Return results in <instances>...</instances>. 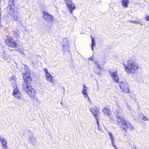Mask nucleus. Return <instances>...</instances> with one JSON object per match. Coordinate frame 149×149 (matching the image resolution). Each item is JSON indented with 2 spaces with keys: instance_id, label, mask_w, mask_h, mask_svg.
<instances>
[{
  "instance_id": "obj_1",
  "label": "nucleus",
  "mask_w": 149,
  "mask_h": 149,
  "mask_svg": "<svg viewBox=\"0 0 149 149\" xmlns=\"http://www.w3.org/2000/svg\"><path fill=\"white\" fill-rule=\"evenodd\" d=\"M31 75V72L29 70L22 74V77L25 84L23 85V88L31 98H33L36 95V91L30 85L32 81Z\"/></svg>"
},
{
  "instance_id": "obj_2",
  "label": "nucleus",
  "mask_w": 149,
  "mask_h": 149,
  "mask_svg": "<svg viewBox=\"0 0 149 149\" xmlns=\"http://www.w3.org/2000/svg\"><path fill=\"white\" fill-rule=\"evenodd\" d=\"M141 70V68L136 63L134 62L131 63V75H136Z\"/></svg>"
},
{
  "instance_id": "obj_3",
  "label": "nucleus",
  "mask_w": 149,
  "mask_h": 149,
  "mask_svg": "<svg viewBox=\"0 0 149 149\" xmlns=\"http://www.w3.org/2000/svg\"><path fill=\"white\" fill-rule=\"evenodd\" d=\"M4 42L6 45L12 48H15L17 46V43L11 38L6 39Z\"/></svg>"
},
{
  "instance_id": "obj_4",
  "label": "nucleus",
  "mask_w": 149,
  "mask_h": 149,
  "mask_svg": "<svg viewBox=\"0 0 149 149\" xmlns=\"http://www.w3.org/2000/svg\"><path fill=\"white\" fill-rule=\"evenodd\" d=\"M64 1L67 7L71 13L72 14L73 10L76 8L74 4L70 0H64Z\"/></svg>"
},
{
  "instance_id": "obj_5",
  "label": "nucleus",
  "mask_w": 149,
  "mask_h": 149,
  "mask_svg": "<svg viewBox=\"0 0 149 149\" xmlns=\"http://www.w3.org/2000/svg\"><path fill=\"white\" fill-rule=\"evenodd\" d=\"M90 110L91 112L94 116L97 121V124L98 126H99V123L98 120V115L99 113V111L97 108L94 106H93L90 108Z\"/></svg>"
},
{
  "instance_id": "obj_6",
  "label": "nucleus",
  "mask_w": 149,
  "mask_h": 149,
  "mask_svg": "<svg viewBox=\"0 0 149 149\" xmlns=\"http://www.w3.org/2000/svg\"><path fill=\"white\" fill-rule=\"evenodd\" d=\"M109 73L111 77L113 79L114 81L116 83H118L119 79V76L118 74V71L116 70L115 72H109Z\"/></svg>"
},
{
  "instance_id": "obj_7",
  "label": "nucleus",
  "mask_w": 149,
  "mask_h": 149,
  "mask_svg": "<svg viewBox=\"0 0 149 149\" xmlns=\"http://www.w3.org/2000/svg\"><path fill=\"white\" fill-rule=\"evenodd\" d=\"M120 86L122 91L125 93H128L130 92L129 88H128V85L126 83L123 82H120Z\"/></svg>"
},
{
  "instance_id": "obj_8",
  "label": "nucleus",
  "mask_w": 149,
  "mask_h": 149,
  "mask_svg": "<svg viewBox=\"0 0 149 149\" xmlns=\"http://www.w3.org/2000/svg\"><path fill=\"white\" fill-rule=\"evenodd\" d=\"M11 3V4H9L7 7V8L9 9V14L10 15L13 14L15 10L14 8H15V5L13 0L10 1Z\"/></svg>"
},
{
  "instance_id": "obj_9",
  "label": "nucleus",
  "mask_w": 149,
  "mask_h": 149,
  "mask_svg": "<svg viewBox=\"0 0 149 149\" xmlns=\"http://www.w3.org/2000/svg\"><path fill=\"white\" fill-rule=\"evenodd\" d=\"M13 95L18 99H20L21 98V93L19 90L18 87L16 86L15 88H14V89L13 93Z\"/></svg>"
},
{
  "instance_id": "obj_10",
  "label": "nucleus",
  "mask_w": 149,
  "mask_h": 149,
  "mask_svg": "<svg viewBox=\"0 0 149 149\" xmlns=\"http://www.w3.org/2000/svg\"><path fill=\"white\" fill-rule=\"evenodd\" d=\"M43 16L45 19L47 20L48 22H51L53 20V16L45 11L43 12Z\"/></svg>"
},
{
  "instance_id": "obj_11",
  "label": "nucleus",
  "mask_w": 149,
  "mask_h": 149,
  "mask_svg": "<svg viewBox=\"0 0 149 149\" xmlns=\"http://www.w3.org/2000/svg\"><path fill=\"white\" fill-rule=\"evenodd\" d=\"M44 70L45 73V76L47 79V80L49 81L50 82H53L52 77L48 72L47 69L46 68H44Z\"/></svg>"
},
{
  "instance_id": "obj_12",
  "label": "nucleus",
  "mask_w": 149,
  "mask_h": 149,
  "mask_svg": "<svg viewBox=\"0 0 149 149\" xmlns=\"http://www.w3.org/2000/svg\"><path fill=\"white\" fill-rule=\"evenodd\" d=\"M119 122L120 123L121 127H120L123 128L124 129L127 127V124L125 120L122 118L120 119V120Z\"/></svg>"
},
{
  "instance_id": "obj_13",
  "label": "nucleus",
  "mask_w": 149,
  "mask_h": 149,
  "mask_svg": "<svg viewBox=\"0 0 149 149\" xmlns=\"http://www.w3.org/2000/svg\"><path fill=\"white\" fill-rule=\"evenodd\" d=\"M108 133L109 134V135L111 141V143L112 145L115 148V149H118L117 148V147H116V146L115 145V144H114V140L113 139V136L112 135V134H111V132H108Z\"/></svg>"
},
{
  "instance_id": "obj_14",
  "label": "nucleus",
  "mask_w": 149,
  "mask_h": 149,
  "mask_svg": "<svg viewBox=\"0 0 149 149\" xmlns=\"http://www.w3.org/2000/svg\"><path fill=\"white\" fill-rule=\"evenodd\" d=\"M87 87L85 85H83V89L82 91V93L83 94L85 97H88V95L86 93Z\"/></svg>"
},
{
  "instance_id": "obj_15",
  "label": "nucleus",
  "mask_w": 149,
  "mask_h": 149,
  "mask_svg": "<svg viewBox=\"0 0 149 149\" xmlns=\"http://www.w3.org/2000/svg\"><path fill=\"white\" fill-rule=\"evenodd\" d=\"M102 112L105 114L109 116L110 115V112L109 109L106 107H104L102 109Z\"/></svg>"
},
{
  "instance_id": "obj_16",
  "label": "nucleus",
  "mask_w": 149,
  "mask_h": 149,
  "mask_svg": "<svg viewBox=\"0 0 149 149\" xmlns=\"http://www.w3.org/2000/svg\"><path fill=\"white\" fill-rule=\"evenodd\" d=\"M138 115L140 118L145 121H148V119L145 116L143 113H138Z\"/></svg>"
},
{
  "instance_id": "obj_17",
  "label": "nucleus",
  "mask_w": 149,
  "mask_h": 149,
  "mask_svg": "<svg viewBox=\"0 0 149 149\" xmlns=\"http://www.w3.org/2000/svg\"><path fill=\"white\" fill-rule=\"evenodd\" d=\"M122 5L123 7L125 8L127 7V4L129 3L128 0H122Z\"/></svg>"
},
{
  "instance_id": "obj_18",
  "label": "nucleus",
  "mask_w": 149,
  "mask_h": 149,
  "mask_svg": "<svg viewBox=\"0 0 149 149\" xmlns=\"http://www.w3.org/2000/svg\"><path fill=\"white\" fill-rule=\"evenodd\" d=\"M0 140L1 142H2L3 147H6L7 146V142L4 139H0Z\"/></svg>"
},
{
  "instance_id": "obj_19",
  "label": "nucleus",
  "mask_w": 149,
  "mask_h": 149,
  "mask_svg": "<svg viewBox=\"0 0 149 149\" xmlns=\"http://www.w3.org/2000/svg\"><path fill=\"white\" fill-rule=\"evenodd\" d=\"M91 38L92 40L91 47L92 50H93V46L95 45V43L94 38L92 36L91 37Z\"/></svg>"
},
{
  "instance_id": "obj_20",
  "label": "nucleus",
  "mask_w": 149,
  "mask_h": 149,
  "mask_svg": "<svg viewBox=\"0 0 149 149\" xmlns=\"http://www.w3.org/2000/svg\"><path fill=\"white\" fill-rule=\"evenodd\" d=\"M125 71H126V72L127 73H130V70L128 68V67L126 66V65H125Z\"/></svg>"
},
{
  "instance_id": "obj_21",
  "label": "nucleus",
  "mask_w": 149,
  "mask_h": 149,
  "mask_svg": "<svg viewBox=\"0 0 149 149\" xmlns=\"http://www.w3.org/2000/svg\"><path fill=\"white\" fill-rule=\"evenodd\" d=\"M145 20L146 21L149 22V15H147L145 17Z\"/></svg>"
},
{
  "instance_id": "obj_22",
  "label": "nucleus",
  "mask_w": 149,
  "mask_h": 149,
  "mask_svg": "<svg viewBox=\"0 0 149 149\" xmlns=\"http://www.w3.org/2000/svg\"><path fill=\"white\" fill-rule=\"evenodd\" d=\"M133 22L135 23H136L137 24H139L141 25L139 21H136L135 22Z\"/></svg>"
},
{
  "instance_id": "obj_23",
  "label": "nucleus",
  "mask_w": 149,
  "mask_h": 149,
  "mask_svg": "<svg viewBox=\"0 0 149 149\" xmlns=\"http://www.w3.org/2000/svg\"><path fill=\"white\" fill-rule=\"evenodd\" d=\"M132 149H138L135 146H133L132 147Z\"/></svg>"
},
{
  "instance_id": "obj_24",
  "label": "nucleus",
  "mask_w": 149,
  "mask_h": 149,
  "mask_svg": "<svg viewBox=\"0 0 149 149\" xmlns=\"http://www.w3.org/2000/svg\"><path fill=\"white\" fill-rule=\"evenodd\" d=\"M5 148L4 149H7V146L6 147H4Z\"/></svg>"
}]
</instances>
